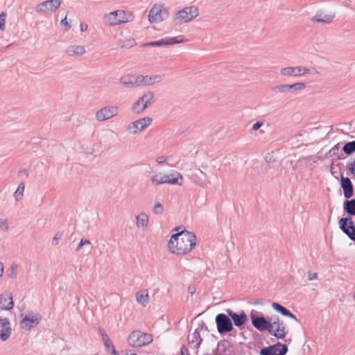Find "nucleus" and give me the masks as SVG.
<instances>
[{
    "mask_svg": "<svg viewBox=\"0 0 355 355\" xmlns=\"http://www.w3.org/2000/svg\"><path fill=\"white\" fill-rule=\"evenodd\" d=\"M289 87L291 92H293V91L302 90L304 89L306 87V84L304 83H296L289 85Z\"/></svg>",
    "mask_w": 355,
    "mask_h": 355,
    "instance_id": "a19ab883",
    "label": "nucleus"
},
{
    "mask_svg": "<svg viewBox=\"0 0 355 355\" xmlns=\"http://www.w3.org/2000/svg\"><path fill=\"white\" fill-rule=\"evenodd\" d=\"M340 229L352 241H355V225L350 216L342 218L339 220Z\"/></svg>",
    "mask_w": 355,
    "mask_h": 355,
    "instance_id": "9b49d317",
    "label": "nucleus"
},
{
    "mask_svg": "<svg viewBox=\"0 0 355 355\" xmlns=\"http://www.w3.org/2000/svg\"><path fill=\"white\" fill-rule=\"evenodd\" d=\"M279 73L282 76H295V67H287L282 68L279 71Z\"/></svg>",
    "mask_w": 355,
    "mask_h": 355,
    "instance_id": "f704fd0d",
    "label": "nucleus"
},
{
    "mask_svg": "<svg viewBox=\"0 0 355 355\" xmlns=\"http://www.w3.org/2000/svg\"><path fill=\"white\" fill-rule=\"evenodd\" d=\"M180 355H190L189 352L185 345H182L181 347Z\"/></svg>",
    "mask_w": 355,
    "mask_h": 355,
    "instance_id": "8fccbe9b",
    "label": "nucleus"
},
{
    "mask_svg": "<svg viewBox=\"0 0 355 355\" xmlns=\"http://www.w3.org/2000/svg\"><path fill=\"white\" fill-rule=\"evenodd\" d=\"M163 179L164 184H168L181 186L182 184L183 177L177 171H171L169 173L164 174Z\"/></svg>",
    "mask_w": 355,
    "mask_h": 355,
    "instance_id": "2eb2a0df",
    "label": "nucleus"
},
{
    "mask_svg": "<svg viewBox=\"0 0 355 355\" xmlns=\"http://www.w3.org/2000/svg\"><path fill=\"white\" fill-rule=\"evenodd\" d=\"M341 187L343 190V194L347 199L350 198L353 196L354 187L353 184L349 178L341 177L340 179Z\"/></svg>",
    "mask_w": 355,
    "mask_h": 355,
    "instance_id": "412c9836",
    "label": "nucleus"
},
{
    "mask_svg": "<svg viewBox=\"0 0 355 355\" xmlns=\"http://www.w3.org/2000/svg\"><path fill=\"white\" fill-rule=\"evenodd\" d=\"M216 323L218 331L220 334L228 333L232 331L233 325L229 315L219 313L216 317Z\"/></svg>",
    "mask_w": 355,
    "mask_h": 355,
    "instance_id": "0eeeda50",
    "label": "nucleus"
},
{
    "mask_svg": "<svg viewBox=\"0 0 355 355\" xmlns=\"http://www.w3.org/2000/svg\"><path fill=\"white\" fill-rule=\"evenodd\" d=\"M189 344L191 347H193L198 349L200 347V345L202 341V338L200 337L199 329H197L194 331L191 336L188 337Z\"/></svg>",
    "mask_w": 355,
    "mask_h": 355,
    "instance_id": "393cba45",
    "label": "nucleus"
},
{
    "mask_svg": "<svg viewBox=\"0 0 355 355\" xmlns=\"http://www.w3.org/2000/svg\"><path fill=\"white\" fill-rule=\"evenodd\" d=\"M60 0H47L40 3L36 8L37 12L45 13L47 11L55 12L60 6Z\"/></svg>",
    "mask_w": 355,
    "mask_h": 355,
    "instance_id": "4468645a",
    "label": "nucleus"
},
{
    "mask_svg": "<svg viewBox=\"0 0 355 355\" xmlns=\"http://www.w3.org/2000/svg\"><path fill=\"white\" fill-rule=\"evenodd\" d=\"M311 74H318L319 72L315 69V68H311Z\"/></svg>",
    "mask_w": 355,
    "mask_h": 355,
    "instance_id": "13d9d810",
    "label": "nucleus"
},
{
    "mask_svg": "<svg viewBox=\"0 0 355 355\" xmlns=\"http://www.w3.org/2000/svg\"><path fill=\"white\" fill-rule=\"evenodd\" d=\"M182 42V40H178L177 37H166L158 41L144 43L143 46H161L163 45H173L179 44Z\"/></svg>",
    "mask_w": 355,
    "mask_h": 355,
    "instance_id": "aec40b11",
    "label": "nucleus"
},
{
    "mask_svg": "<svg viewBox=\"0 0 355 355\" xmlns=\"http://www.w3.org/2000/svg\"><path fill=\"white\" fill-rule=\"evenodd\" d=\"M124 355H138V354L132 353L131 352H126Z\"/></svg>",
    "mask_w": 355,
    "mask_h": 355,
    "instance_id": "052dcab7",
    "label": "nucleus"
},
{
    "mask_svg": "<svg viewBox=\"0 0 355 355\" xmlns=\"http://www.w3.org/2000/svg\"><path fill=\"white\" fill-rule=\"evenodd\" d=\"M347 167L351 173L355 176V158L352 162L348 164Z\"/></svg>",
    "mask_w": 355,
    "mask_h": 355,
    "instance_id": "de8ad7c7",
    "label": "nucleus"
},
{
    "mask_svg": "<svg viewBox=\"0 0 355 355\" xmlns=\"http://www.w3.org/2000/svg\"><path fill=\"white\" fill-rule=\"evenodd\" d=\"M85 53V47L82 45H71L66 50V53L69 56L82 55Z\"/></svg>",
    "mask_w": 355,
    "mask_h": 355,
    "instance_id": "a878e982",
    "label": "nucleus"
},
{
    "mask_svg": "<svg viewBox=\"0 0 355 355\" xmlns=\"http://www.w3.org/2000/svg\"><path fill=\"white\" fill-rule=\"evenodd\" d=\"M7 15L6 12L0 13V30L3 31L5 29V24Z\"/></svg>",
    "mask_w": 355,
    "mask_h": 355,
    "instance_id": "c03bdc74",
    "label": "nucleus"
},
{
    "mask_svg": "<svg viewBox=\"0 0 355 355\" xmlns=\"http://www.w3.org/2000/svg\"><path fill=\"white\" fill-rule=\"evenodd\" d=\"M311 69L304 67L299 66L295 67V76H304L307 73H311Z\"/></svg>",
    "mask_w": 355,
    "mask_h": 355,
    "instance_id": "ea45409f",
    "label": "nucleus"
},
{
    "mask_svg": "<svg viewBox=\"0 0 355 355\" xmlns=\"http://www.w3.org/2000/svg\"><path fill=\"white\" fill-rule=\"evenodd\" d=\"M91 242L89 240L82 239L76 248V250H80L84 245H90Z\"/></svg>",
    "mask_w": 355,
    "mask_h": 355,
    "instance_id": "49530a36",
    "label": "nucleus"
},
{
    "mask_svg": "<svg viewBox=\"0 0 355 355\" xmlns=\"http://www.w3.org/2000/svg\"><path fill=\"white\" fill-rule=\"evenodd\" d=\"M61 24L62 26H66L67 30H69L71 28L70 24L67 21V17H65L63 19L61 20Z\"/></svg>",
    "mask_w": 355,
    "mask_h": 355,
    "instance_id": "603ef678",
    "label": "nucleus"
},
{
    "mask_svg": "<svg viewBox=\"0 0 355 355\" xmlns=\"http://www.w3.org/2000/svg\"><path fill=\"white\" fill-rule=\"evenodd\" d=\"M0 229L3 232H8L9 230L8 219L0 218Z\"/></svg>",
    "mask_w": 355,
    "mask_h": 355,
    "instance_id": "79ce46f5",
    "label": "nucleus"
},
{
    "mask_svg": "<svg viewBox=\"0 0 355 355\" xmlns=\"http://www.w3.org/2000/svg\"><path fill=\"white\" fill-rule=\"evenodd\" d=\"M18 275V265L17 263H12L10 267L7 270V275L11 279H15Z\"/></svg>",
    "mask_w": 355,
    "mask_h": 355,
    "instance_id": "e433bc0d",
    "label": "nucleus"
},
{
    "mask_svg": "<svg viewBox=\"0 0 355 355\" xmlns=\"http://www.w3.org/2000/svg\"><path fill=\"white\" fill-rule=\"evenodd\" d=\"M40 319L35 315L33 313L26 315L20 322L21 329L26 331L31 330L34 327L40 323Z\"/></svg>",
    "mask_w": 355,
    "mask_h": 355,
    "instance_id": "f3484780",
    "label": "nucleus"
},
{
    "mask_svg": "<svg viewBox=\"0 0 355 355\" xmlns=\"http://www.w3.org/2000/svg\"><path fill=\"white\" fill-rule=\"evenodd\" d=\"M18 175H24L27 178H28L29 173H28V170L22 169L19 171Z\"/></svg>",
    "mask_w": 355,
    "mask_h": 355,
    "instance_id": "5fc2aeb1",
    "label": "nucleus"
},
{
    "mask_svg": "<svg viewBox=\"0 0 355 355\" xmlns=\"http://www.w3.org/2000/svg\"><path fill=\"white\" fill-rule=\"evenodd\" d=\"M252 324L254 328L260 331L268 330L269 333H272V324L267 320L263 315H257L253 311L250 313Z\"/></svg>",
    "mask_w": 355,
    "mask_h": 355,
    "instance_id": "39448f33",
    "label": "nucleus"
},
{
    "mask_svg": "<svg viewBox=\"0 0 355 355\" xmlns=\"http://www.w3.org/2000/svg\"><path fill=\"white\" fill-rule=\"evenodd\" d=\"M204 327H205V329H207V328H206V325H205V324L204 322H202V323L200 324V329H202Z\"/></svg>",
    "mask_w": 355,
    "mask_h": 355,
    "instance_id": "680f3d73",
    "label": "nucleus"
},
{
    "mask_svg": "<svg viewBox=\"0 0 355 355\" xmlns=\"http://www.w3.org/2000/svg\"><path fill=\"white\" fill-rule=\"evenodd\" d=\"M164 174L159 172V173H154L150 178V183L154 187H157L161 184H164V179H163Z\"/></svg>",
    "mask_w": 355,
    "mask_h": 355,
    "instance_id": "c756f323",
    "label": "nucleus"
},
{
    "mask_svg": "<svg viewBox=\"0 0 355 355\" xmlns=\"http://www.w3.org/2000/svg\"><path fill=\"white\" fill-rule=\"evenodd\" d=\"M354 299L355 300V292H354Z\"/></svg>",
    "mask_w": 355,
    "mask_h": 355,
    "instance_id": "338daca9",
    "label": "nucleus"
},
{
    "mask_svg": "<svg viewBox=\"0 0 355 355\" xmlns=\"http://www.w3.org/2000/svg\"><path fill=\"white\" fill-rule=\"evenodd\" d=\"M62 233L60 232H57L52 240L53 245H57L58 244V241L62 238Z\"/></svg>",
    "mask_w": 355,
    "mask_h": 355,
    "instance_id": "a18cd8bd",
    "label": "nucleus"
},
{
    "mask_svg": "<svg viewBox=\"0 0 355 355\" xmlns=\"http://www.w3.org/2000/svg\"><path fill=\"white\" fill-rule=\"evenodd\" d=\"M309 280L311 281L318 278V274L316 272H312L309 271L308 272Z\"/></svg>",
    "mask_w": 355,
    "mask_h": 355,
    "instance_id": "3c124183",
    "label": "nucleus"
},
{
    "mask_svg": "<svg viewBox=\"0 0 355 355\" xmlns=\"http://www.w3.org/2000/svg\"><path fill=\"white\" fill-rule=\"evenodd\" d=\"M136 300L139 304L146 306L149 302V296L148 293L146 294L137 293L136 294Z\"/></svg>",
    "mask_w": 355,
    "mask_h": 355,
    "instance_id": "473e14b6",
    "label": "nucleus"
},
{
    "mask_svg": "<svg viewBox=\"0 0 355 355\" xmlns=\"http://www.w3.org/2000/svg\"><path fill=\"white\" fill-rule=\"evenodd\" d=\"M119 112L118 106H105L98 110L96 113V119L98 121L110 119L116 116Z\"/></svg>",
    "mask_w": 355,
    "mask_h": 355,
    "instance_id": "9d476101",
    "label": "nucleus"
},
{
    "mask_svg": "<svg viewBox=\"0 0 355 355\" xmlns=\"http://www.w3.org/2000/svg\"><path fill=\"white\" fill-rule=\"evenodd\" d=\"M198 15L199 11L196 6L186 7L176 12L174 21L175 24H182L191 21Z\"/></svg>",
    "mask_w": 355,
    "mask_h": 355,
    "instance_id": "7ed1b4c3",
    "label": "nucleus"
},
{
    "mask_svg": "<svg viewBox=\"0 0 355 355\" xmlns=\"http://www.w3.org/2000/svg\"><path fill=\"white\" fill-rule=\"evenodd\" d=\"M123 14V12L120 10L111 12L107 17L109 25L114 26V25L119 24L121 23L125 22V20L121 19V17H120V16L122 15Z\"/></svg>",
    "mask_w": 355,
    "mask_h": 355,
    "instance_id": "5701e85b",
    "label": "nucleus"
},
{
    "mask_svg": "<svg viewBox=\"0 0 355 355\" xmlns=\"http://www.w3.org/2000/svg\"><path fill=\"white\" fill-rule=\"evenodd\" d=\"M273 91L276 93H281V94L291 93V89L289 87V85H288V84L277 85L273 88Z\"/></svg>",
    "mask_w": 355,
    "mask_h": 355,
    "instance_id": "58836bf2",
    "label": "nucleus"
},
{
    "mask_svg": "<svg viewBox=\"0 0 355 355\" xmlns=\"http://www.w3.org/2000/svg\"><path fill=\"white\" fill-rule=\"evenodd\" d=\"M87 28V25L86 24H80V31H85Z\"/></svg>",
    "mask_w": 355,
    "mask_h": 355,
    "instance_id": "6e6d98bb",
    "label": "nucleus"
},
{
    "mask_svg": "<svg viewBox=\"0 0 355 355\" xmlns=\"http://www.w3.org/2000/svg\"><path fill=\"white\" fill-rule=\"evenodd\" d=\"M260 132H261V134H263V133L265 132V131H264V130H260Z\"/></svg>",
    "mask_w": 355,
    "mask_h": 355,
    "instance_id": "69168bd1",
    "label": "nucleus"
},
{
    "mask_svg": "<svg viewBox=\"0 0 355 355\" xmlns=\"http://www.w3.org/2000/svg\"><path fill=\"white\" fill-rule=\"evenodd\" d=\"M136 223L137 227L145 228L148 224V216L145 213H141L136 216Z\"/></svg>",
    "mask_w": 355,
    "mask_h": 355,
    "instance_id": "c85d7f7f",
    "label": "nucleus"
},
{
    "mask_svg": "<svg viewBox=\"0 0 355 355\" xmlns=\"http://www.w3.org/2000/svg\"><path fill=\"white\" fill-rule=\"evenodd\" d=\"M12 45V44H8V46H6L3 49L1 50L2 52H4L6 49H9L11 46Z\"/></svg>",
    "mask_w": 355,
    "mask_h": 355,
    "instance_id": "bf43d9fd",
    "label": "nucleus"
},
{
    "mask_svg": "<svg viewBox=\"0 0 355 355\" xmlns=\"http://www.w3.org/2000/svg\"><path fill=\"white\" fill-rule=\"evenodd\" d=\"M196 236L193 233L182 231L171 236L168 242V248L173 254H185L193 248L196 244Z\"/></svg>",
    "mask_w": 355,
    "mask_h": 355,
    "instance_id": "f257e3e1",
    "label": "nucleus"
},
{
    "mask_svg": "<svg viewBox=\"0 0 355 355\" xmlns=\"http://www.w3.org/2000/svg\"><path fill=\"white\" fill-rule=\"evenodd\" d=\"M24 189H25V184L24 183L21 182L20 183L18 187H17V190L15 191V192L14 193V198L15 199L16 201H19L20 200L22 199L23 196H24Z\"/></svg>",
    "mask_w": 355,
    "mask_h": 355,
    "instance_id": "2f4dec72",
    "label": "nucleus"
},
{
    "mask_svg": "<svg viewBox=\"0 0 355 355\" xmlns=\"http://www.w3.org/2000/svg\"><path fill=\"white\" fill-rule=\"evenodd\" d=\"M166 160L167 159L165 156H159L156 159V162L159 164L164 163Z\"/></svg>",
    "mask_w": 355,
    "mask_h": 355,
    "instance_id": "864d4df0",
    "label": "nucleus"
},
{
    "mask_svg": "<svg viewBox=\"0 0 355 355\" xmlns=\"http://www.w3.org/2000/svg\"><path fill=\"white\" fill-rule=\"evenodd\" d=\"M164 75L155 74V75H137L136 83L137 86H153L155 84H159L163 81Z\"/></svg>",
    "mask_w": 355,
    "mask_h": 355,
    "instance_id": "1a4fd4ad",
    "label": "nucleus"
},
{
    "mask_svg": "<svg viewBox=\"0 0 355 355\" xmlns=\"http://www.w3.org/2000/svg\"><path fill=\"white\" fill-rule=\"evenodd\" d=\"M226 312L233 320L234 325L238 327L243 326L248 320L247 315L243 311H241L239 313H236L231 309H227Z\"/></svg>",
    "mask_w": 355,
    "mask_h": 355,
    "instance_id": "a211bd4d",
    "label": "nucleus"
},
{
    "mask_svg": "<svg viewBox=\"0 0 355 355\" xmlns=\"http://www.w3.org/2000/svg\"><path fill=\"white\" fill-rule=\"evenodd\" d=\"M167 17V12L161 5H154L149 11L148 20L151 23H157Z\"/></svg>",
    "mask_w": 355,
    "mask_h": 355,
    "instance_id": "f8f14e48",
    "label": "nucleus"
},
{
    "mask_svg": "<svg viewBox=\"0 0 355 355\" xmlns=\"http://www.w3.org/2000/svg\"><path fill=\"white\" fill-rule=\"evenodd\" d=\"M151 122L152 119L150 117L141 118L130 123L126 127V130L130 134H137L144 131Z\"/></svg>",
    "mask_w": 355,
    "mask_h": 355,
    "instance_id": "423d86ee",
    "label": "nucleus"
},
{
    "mask_svg": "<svg viewBox=\"0 0 355 355\" xmlns=\"http://www.w3.org/2000/svg\"><path fill=\"white\" fill-rule=\"evenodd\" d=\"M137 75H124L121 77L120 81L121 83L126 86V87H134L137 86V83H136Z\"/></svg>",
    "mask_w": 355,
    "mask_h": 355,
    "instance_id": "bb28decb",
    "label": "nucleus"
},
{
    "mask_svg": "<svg viewBox=\"0 0 355 355\" xmlns=\"http://www.w3.org/2000/svg\"><path fill=\"white\" fill-rule=\"evenodd\" d=\"M152 341L153 337L150 334L144 333L139 330L133 331L128 338V345L135 347L148 345Z\"/></svg>",
    "mask_w": 355,
    "mask_h": 355,
    "instance_id": "f03ea898",
    "label": "nucleus"
},
{
    "mask_svg": "<svg viewBox=\"0 0 355 355\" xmlns=\"http://www.w3.org/2000/svg\"><path fill=\"white\" fill-rule=\"evenodd\" d=\"M164 211V207L160 202H157L153 207V213L155 214H161Z\"/></svg>",
    "mask_w": 355,
    "mask_h": 355,
    "instance_id": "37998d69",
    "label": "nucleus"
},
{
    "mask_svg": "<svg viewBox=\"0 0 355 355\" xmlns=\"http://www.w3.org/2000/svg\"><path fill=\"white\" fill-rule=\"evenodd\" d=\"M100 331L103 337V340L105 347L107 349H112V352H114V347L112 343L111 340H110L109 336L105 334V332L103 330L101 329Z\"/></svg>",
    "mask_w": 355,
    "mask_h": 355,
    "instance_id": "4c0bfd02",
    "label": "nucleus"
},
{
    "mask_svg": "<svg viewBox=\"0 0 355 355\" xmlns=\"http://www.w3.org/2000/svg\"><path fill=\"white\" fill-rule=\"evenodd\" d=\"M136 41L133 38L121 40L119 45L121 48L130 49L136 45Z\"/></svg>",
    "mask_w": 355,
    "mask_h": 355,
    "instance_id": "72a5a7b5",
    "label": "nucleus"
},
{
    "mask_svg": "<svg viewBox=\"0 0 355 355\" xmlns=\"http://www.w3.org/2000/svg\"><path fill=\"white\" fill-rule=\"evenodd\" d=\"M343 209L350 216H355V199L346 200L343 203Z\"/></svg>",
    "mask_w": 355,
    "mask_h": 355,
    "instance_id": "cd10ccee",
    "label": "nucleus"
},
{
    "mask_svg": "<svg viewBox=\"0 0 355 355\" xmlns=\"http://www.w3.org/2000/svg\"><path fill=\"white\" fill-rule=\"evenodd\" d=\"M270 322L272 324V331L270 334L277 338H284L288 334V330L284 322L280 320L278 316L275 315L271 318Z\"/></svg>",
    "mask_w": 355,
    "mask_h": 355,
    "instance_id": "6e6552de",
    "label": "nucleus"
},
{
    "mask_svg": "<svg viewBox=\"0 0 355 355\" xmlns=\"http://www.w3.org/2000/svg\"><path fill=\"white\" fill-rule=\"evenodd\" d=\"M334 149H339V144H336L333 148L332 150H334Z\"/></svg>",
    "mask_w": 355,
    "mask_h": 355,
    "instance_id": "e2e57ef3",
    "label": "nucleus"
},
{
    "mask_svg": "<svg viewBox=\"0 0 355 355\" xmlns=\"http://www.w3.org/2000/svg\"><path fill=\"white\" fill-rule=\"evenodd\" d=\"M154 94L152 92L145 93L132 106V110L135 113H140L146 110L149 105L155 101Z\"/></svg>",
    "mask_w": 355,
    "mask_h": 355,
    "instance_id": "20e7f679",
    "label": "nucleus"
},
{
    "mask_svg": "<svg viewBox=\"0 0 355 355\" xmlns=\"http://www.w3.org/2000/svg\"><path fill=\"white\" fill-rule=\"evenodd\" d=\"M14 306L13 297L11 292L5 291L0 294V309L10 311Z\"/></svg>",
    "mask_w": 355,
    "mask_h": 355,
    "instance_id": "dca6fc26",
    "label": "nucleus"
},
{
    "mask_svg": "<svg viewBox=\"0 0 355 355\" xmlns=\"http://www.w3.org/2000/svg\"><path fill=\"white\" fill-rule=\"evenodd\" d=\"M335 17V13L324 14L322 10H318L312 18V21L323 24H330Z\"/></svg>",
    "mask_w": 355,
    "mask_h": 355,
    "instance_id": "4be33fe9",
    "label": "nucleus"
},
{
    "mask_svg": "<svg viewBox=\"0 0 355 355\" xmlns=\"http://www.w3.org/2000/svg\"><path fill=\"white\" fill-rule=\"evenodd\" d=\"M271 306L273 308L274 310L279 312L282 315L288 317L290 318L295 320L296 322H298L297 318L288 309H287L286 307L281 305L280 304L277 302H272Z\"/></svg>",
    "mask_w": 355,
    "mask_h": 355,
    "instance_id": "b1692460",
    "label": "nucleus"
},
{
    "mask_svg": "<svg viewBox=\"0 0 355 355\" xmlns=\"http://www.w3.org/2000/svg\"><path fill=\"white\" fill-rule=\"evenodd\" d=\"M12 333L10 321L8 318H0V339L7 340Z\"/></svg>",
    "mask_w": 355,
    "mask_h": 355,
    "instance_id": "6ab92c4d",
    "label": "nucleus"
},
{
    "mask_svg": "<svg viewBox=\"0 0 355 355\" xmlns=\"http://www.w3.org/2000/svg\"><path fill=\"white\" fill-rule=\"evenodd\" d=\"M343 150L348 155L355 152V140L346 143L343 147Z\"/></svg>",
    "mask_w": 355,
    "mask_h": 355,
    "instance_id": "c9c22d12",
    "label": "nucleus"
},
{
    "mask_svg": "<svg viewBox=\"0 0 355 355\" xmlns=\"http://www.w3.org/2000/svg\"><path fill=\"white\" fill-rule=\"evenodd\" d=\"M206 178V174L201 170L198 169L192 175V180L198 184L202 186L203 180Z\"/></svg>",
    "mask_w": 355,
    "mask_h": 355,
    "instance_id": "7c9ffc66",
    "label": "nucleus"
},
{
    "mask_svg": "<svg viewBox=\"0 0 355 355\" xmlns=\"http://www.w3.org/2000/svg\"><path fill=\"white\" fill-rule=\"evenodd\" d=\"M287 352V346L278 342L273 345L262 348L259 354L260 355H285Z\"/></svg>",
    "mask_w": 355,
    "mask_h": 355,
    "instance_id": "ddd939ff",
    "label": "nucleus"
},
{
    "mask_svg": "<svg viewBox=\"0 0 355 355\" xmlns=\"http://www.w3.org/2000/svg\"><path fill=\"white\" fill-rule=\"evenodd\" d=\"M3 274V264L0 262V278L2 277Z\"/></svg>",
    "mask_w": 355,
    "mask_h": 355,
    "instance_id": "4d7b16f0",
    "label": "nucleus"
},
{
    "mask_svg": "<svg viewBox=\"0 0 355 355\" xmlns=\"http://www.w3.org/2000/svg\"><path fill=\"white\" fill-rule=\"evenodd\" d=\"M263 125V122L261 121H257L252 127V130L256 131Z\"/></svg>",
    "mask_w": 355,
    "mask_h": 355,
    "instance_id": "09e8293b",
    "label": "nucleus"
},
{
    "mask_svg": "<svg viewBox=\"0 0 355 355\" xmlns=\"http://www.w3.org/2000/svg\"><path fill=\"white\" fill-rule=\"evenodd\" d=\"M111 355H119V354H116V350L114 349V352H113V353Z\"/></svg>",
    "mask_w": 355,
    "mask_h": 355,
    "instance_id": "0e129e2a",
    "label": "nucleus"
}]
</instances>
